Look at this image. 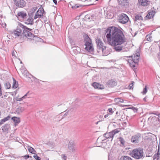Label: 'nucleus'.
<instances>
[{
    "label": "nucleus",
    "mask_w": 160,
    "mask_h": 160,
    "mask_svg": "<svg viewBox=\"0 0 160 160\" xmlns=\"http://www.w3.org/2000/svg\"><path fill=\"white\" fill-rule=\"evenodd\" d=\"M33 157L37 160H40L41 159L38 156L37 154L34 153Z\"/></svg>",
    "instance_id": "e433bc0d"
},
{
    "label": "nucleus",
    "mask_w": 160,
    "mask_h": 160,
    "mask_svg": "<svg viewBox=\"0 0 160 160\" xmlns=\"http://www.w3.org/2000/svg\"><path fill=\"white\" fill-rule=\"evenodd\" d=\"M151 114L156 115L157 116H159L160 115V113H159L158 112H153L151 113H150V114Z\"/></svg>",
    "instance_id": "79ce46f5"
},
{
    "label": "nucleus",
    "mask_w": 160,
    "mask_h": 160,
    "mask_svg": "<svg viewBox=\"0 0 160 160\" xmlns=\"http://www.w3.org/2000/svg\"><path fill=\"white\" fill-rule=\"evenodd\" d=\"M102 52L103 53V52H104V48H102Z\"/></svg>",
    "instance_id": "13d9d810"
},
{
    "label": "nucleus",
    "mask_w": 160,
    "mask_h": 160,
    "mask_svg": "<svg viewBox=\"0 0 160 160\" xmlns=\"http://www.w3.org/2000/svg\"><path fill=\"white\" fill-rule=\"evenodd\" d=\"M68 149L72 152L75 150V144L73 141L69 142L68 144Z\"/></svg>",
    "instance_id": "2eb2a0df"
},
{
    "label": "nucleus",
    "mask_w": 160,
    "mask_h": 160,
    "mask_svg": "<svg viewBox=\"0 0 160 160\" xmlns=\"http://www.w3.org/2000/svg\"><path fill=\"white\" fill-rule=\"evenodd\" d=\"M37 8H38L37 7H34L32 8L31 10V15H32V16H34L35 15V13L37 11Z\"/></svg>",
    "instance_id": "b1692460"
},
{
    "label": "nucleus",
    "mask_w": 160,
    "mask_h": 160,
    "mask_svg": "<svg viewBox=\"0 0 160 160\" xmlns=\"http://www.w3.org/2000/svg\"><path fill=\"white\" fill-rule=\"evenodd\" d=\"M85 49L89 52H92L93 50V46L91 43V40L90 38H88L86 40L85 44Z\"/></svg>",
    "instance_id": "0eeeda50"
},
{
    "label": "nucleus",
    "mask_w": 160,
    "mask_h": 160,
    "mask_svg": "<svg viewBox=\"0 0 160 160\" xmlns=\"http://www.w3.org/2000/svg\"><path fill=\"white\" fill-rule=\"evenodd\" d=\"M99 121H98L97 122H96V124H98V122H99Z\"/></svg>",
    "instance_id": "bf43d9fd"
},
{
    "label": "nucleus",
    "mask_w": 160,
    "mask_h": 160,
    "mask_svg": "<svg viewBox=\"0 0 160 160\" xmlns=\"http://www.w3.org/2000/svg\"><path fill=\"white\" fill-rule=\"evenodd\" d=\"M146 39L148 41H151L152 40V37L150 34H148L146 36Z\"/></svg>",
    "instance_id": "2f4dec72"
},
{
    "label": "nucleus",
    "mask_w": 160,
    "mask_h": 160,
    "mask_svg": "<svg viewBox=\"0 0 160 160\" xmlns=\"http://www.w3.org/2000/svg\"><path fill=\"white\" fill-rule=\"evenodd\" d=\"M13 84L12 85V87L15 88H16L18 87V83L17 82H16L15 80L13 78Z\"/></svg>",
    "instance_id": "c756f323"
},
{
    "label": "nucleus",
    "mask_w": 160,
    "mask_h": 160,
    "mask_svg": "<svg viewBox=\"0 0 160 160\" xmlns=\"http://www.w3.org/2000/svg\"><path fill=\"white\" fill-rule=\"evenodd\" d=\"M0 24L1 25L3 28H5L6 26V24L4 21H2V20H0Z\"/></svg>",
    "instance_id": "473e14b6"
},
{
    "label": "nucleus",
    "mask_w": 160,
    "mask_h": 160,
    "mask_svg": "<svg viewBox=\"0 0 160 160\" xmlns=\"http://www.w3.org/2000/svg\"><path fill=\"white\" fill-rule=\"evenodd\" d=\"M120 131V129L117 128L109 132L103 134V137L106 138H112V139L114 135L117 133H118Z\"/></svg>",
    "instance_id": "39448f33"
},
{
    "label": "nucleus",
    "mask_w": 160,
    "mask_h": 160,
    "mask_svg": "<svg viewBox=\"0 0 160 160\" xmlns=\"http://www.w3.org/2000/svg\"><path fill=\"white\" fill-rule=\"evenodd\" d=\"M135 20L136 21H137L138 20H142L143 18L142 17L141 15H137L135 16Z\"/></svg>",
    "instance_id": "bb28decb"
},
{
    "label": "nucleus",
    "mask_w": 160,
    "mask_h": 160,
    "mask_svg": "<svg viewBox=\"0 0 160 160\" xmlns=\"http://www.w3.org/2000/svg\"><path fill=\"white\" fill-rule=\"evenodd\" d=\"M54 3L56 5L57 3V1L56 0H53Z\"/></svg>",
    "instance_id": "5fc2aeb1"
},
{
    "label": "nucleus",
    "mask_w": 160,
    "mask_h": 160,
    "mask_svg": "<svg viewBox=\"0 0 160 160\" xmlns=\"http://www.w3.org/2000/svg\"><path fill=\"white\" fill-rule=\"evenodd\" d=\"M27 14L26 13L23 12H18L17 16L19 18H24L26 16Z\"/></svg>",
    "instance_id": "a211bd4d"
},
{
    "label": "nucleus",
    "mask_w": 160,
    "mask_h": 160,
    "mask_svg": "<svg viewBox=\"0 0 160 160\" xmlns=\"http://www.w3.org/2000/svg\"><path fill=\"white\" fill-rule=\"evenodd\" d=\"M80 6H78V5L76 4L74 6H72L71 7L73 9H75L79 8Z\"/></svg>",
    "instance_id": "37998d69"
},
{
    "label": "nucleus",
    "mask_w": 160,
    "mask_h": 160,
    "mask_svg": "<svg viewBox=\"0 0 160 160\" xmlns=\"http://www.w3.org/2000/svg\"><path fill=\"white\" fill-rule=\"evenodd\" d=\"M97 147H100V146H97Z\"/></svg>",
    "instance_id": "338daca9"
},
{
    "label": "nucleus",
    "mask_w": 160,
    "mask_h": 160,
    "mask_svg": "<svg viewBox=\"0 0 160 160\" xmlns=\"http://www.w3.org/2000/svg\"><path fill=\"white\" fill-rule=\"evenodd\" d=\"M130 58L128 60V62L130 66L132 68L135 67V64L138 63L139 59V55L137 54H133L129 57Z\"/></svg>",
    "instance_id": "20e7f679"
},
{
    "label": "nucleus",
    "mask_w": 160,
    "mask_h": 160,
    "mask_svg": "<svg viewBox=\"0 0 160 160\" xmlns=\"http://www.w3.org/2000/svg\"><path fill=\"white\" fill-rule=\"evenodd\" d=\"M12 55L13 56H15V52L14 51H13L12 53Z\"/></svg>",
    "instance_id": "603ef678"
},
{
    "label": "nucleus",
    "mask_w": 160,
    "mask_h": 160,
    "mask_svg": "<svg viewBox=\"0 0 160 160\" xmlns=\"http://www.w3.org/2000/svg\"><path fill=\"white\" fill-rule=\"evenodd\" d=\"M44 11L43 8H39L38 10L35 13V15L33 16V18L36 19L38 18H42L43 17V14Z\"/></svg>",
    "instance_id": "6e6552de"
},
{
    "label": "nucleus",
    "mask_w": 160,
    "mask_h": 160,
    "mask_svg": "<svg viewBox=\"0 0 160 160\" xmlns=\"http://www.w3.org/2000/svg\"><path fill=\"white\" fill-rule=\"evenodd\" d=\"M104 88V86L103 85H101V89H103Z\"/></svg>",
    "instance_id": "3c124183"
},
{
    "label": "nucleus",
    "mask_w": 160,
    "mask_h": 160,
    "mask_svg": "<svg viewBox=\"0 0 160 160\" xmlns=\"http://www.w3.org/2000/svg\"><path fill=\"white\" fill-rule=\"evenodd\" d=\"M99 138H98L97 139V141H96V144H97V145H99V144H99V142H98V139H99Z\"/></svg>",
    "instance_id": "8fccbe9b"
},
{
    "label": "nucleus",
    "mask_w": 160,
    "mask_h": 160,
    "mask_svg": "<svg viewBox=\"0 0 160 160\" xmlns=\"http://www.w3.org/2000/svg\"><path fill=\"white\" fill-rule=\"evenodd\" d=\"M28 92L26 94H25L21 98H17V100L18 101H22L23 99H25L27 97L28 95Z\"/></svg>",
    "instance_id": "cd10ccee"
},
{
    "label": "nucleus",
    "mask_w": 160,
    "mask_h": 160,
    "mask_svg": "<svg viewBox=\"0 0 160 160\" xmlns=\"http://www.w3.org/2000/svg\"><path fill=\"white\" fill-rule=\"evenodd\" d=\"M153 160H154L155 159H157V160H158L159 159V156L156 153L153 155Z\"/></svg>",
    "instance_id": "72a5a7b5"
},
{
    "label": "nucleus",
    "mask_w": 160,
    "mask_h": 160,
    "mask_svg": "<svg viewBox=\"0 0 160 160\" xmlns=\"http://www.w3.org/2000/svg\"><path fill=\"white\" fill-rule=\"evenodd\" d=\"M28 30L31 31V29L27 28L21 23H19L18 26L13 31L12 34L15 38L19 37L23 34V37L25 36L28 39H32V38L35 37Z\"/></svg>",
    "instance_id": "f03ea898"
},
{
    "label": "nucleus",
    "mask_w": 160,
    "mask_h": 160,
    "mask_svg": "<svg viewBox=\"0 0 160 160\" xmlns=\"http://www.w3.org/2000/svg\"><path fill=\"white\" fill-rule=\"evenodd\" d=\"M156 154H157L158 156H159V155H160V153H159V148H158V151L157 153Z\"/></svg>",
    "instance_id": "864d4df0"
},
{
    "label": "nucleus",
    "mask_w": 160,
    "mask_h": 160,
    "mask_svg": "<svg viewBox=\"0 0 160 160\" xmlns=\"http://www.w3.org/2000/svg\"><path fill=\"white\" fill-rule=\"evenodd\" d=\"M10 118V117L9 116H8L5 118L1 120L0 122V125H2L5 122L8 120Z\"/></svg>",
    "instance_id": "393cba45"
},
{
    "label": "nucleus",
    "mask_w": 160,
    "mask_h": 160,
    "mask_svg": "<svg viewBox=\"0 0 160 160\" xmlns=\"http://www.w3.org/2000/svg\"><path fill=\"white\" fill-rule=\"evenodd\" d=\"M119 139L120 141L121 144L122 145H124L125 141L123 138L122 137H120L119 138Z\"/></svg>",
    "instance_id": "c9c22d12"
},
{
    "label": "nucleus",
    "mask_w": 160,
    "mask_h": 160,
    "mask_svg": "<svg viewBox=\"0 0 160 160\" xmlns=\"http://www.w3.org/2000/svg\"><path fill=\"white\" fill-rule=\"evenodd\" d=\"M12 119L13 121L15 123V125H17L20 122V118L18 117H13L12 118Z\"/></svg>",
    "instance_id": "aec40b11"
},
{
    "label": "nucleus",
    "mask_w": 160,
    "mask_h": 160,
    "mask_svg": "<svg viewBox=\"0 0 160 160\" xmlns=\"http://www.w3.org/2000/svg\"><path fill=\"white\" fill-rule=\"evenodd\" d=\"M128 108L132 109L135 112H137L138 111V109L134 107H131L129 108Z\"/></svg>",
    "instance_id": "58836bf2"
},
{
    "label": "nucleus",
    "mask_w": 160,
    "mask_h": 160,
    "mask_svg": "<svg viewBox=\"0 0 160 160\" xmlns=\"http://www.w3.org/2000/svg\"><path fill=\"white\" fill-rule=\"evenodd\" d=\"M88 17V15L86 16V18H87V17Z\"/></svg>",
    "instance_id": "e2e57ef3"
},
{
    "label": "nucleus",
    "mask_w": 160,
    "mask_h": 160,
    "mask_svg": "<svg viewBox=\"0 0 160 160\" xmlns=\"http://www.w3.org/2000/svg\"><path fill=\"white\" fill-rule=\"evenodd\" d=\"M101 111L103 112V111H104V110H102Z\"/></svg>",
    "instance_id": "0e129e2a"
},
{
    "label": "nucleus",
    "mask_w": 160,
    "mask_h": 160,
    "mask_svg": "<svg viewBox=\"0 0 160 160\" xmlns=\"http://www.w3.org/2000/svg\"><path fill=\"white\" fill-rule=\"evenodd\" d=\"M107 42L110 45L114 47L115 50L120 52L122 50V44L126 42L125 36L122 31L118 28L111 27L106 30Z\"/></svg>",
    "instance_id": "f257e3e1"
},
{
    "label": "nucleus",
    "mask_w": 160,
    "mask_h": 160,
    "mask_svg": "<svg viewBox=\"0 0 160 160\" xmlns=\"http://www.w3.org/2000/svg\"><path fill=\"white\" fill-rule=\"evenodd\" d=\"M108 114H106L105 115H104V118H105L108 117Z\"/></svg>",
    "instance_id": "6e6d98bb"
},
{
    "label": "nucleus",
    "mask_w": 160,
    "mask_h": 160,
    "mask_svg": "<svg viewBox=\"0 0 160 160\" xmlns=\"http://www.w3.org/2000/svg\"><path fill=\"white\" fill-rule=\"evenodd\" d=\"M2 130L3 132H8L10 130V126L8 124H5L2 128Z\"/></svg>",
    "instance_id": "f3484780"
},
{
    "label": "nucleus",
    "mask_w": 160,
    "mask_h": 160,
    "mask_svg": "<svg viewBox=\"0 0 160 160\" xmlns=\"http://www.w3.org/2000/svg\"><path fill=\"white\" fill-rule=\"evenodd\" d=\"M131 154L132 157L138 159H142L145 157L143 150L141 148L133 149L131 152Z\"/></svg>",
    "instance_id": "7ed1b4c3"
},
{
    "label": "nucleus",
    "mask_w": 160,
    "mask_h": 160,
    "mask_svg": "<svg viewBox=\"0 0 160 160\" xmlns=\"http://www.w3.org/2000/svg\"><path fill=\"white\" fill-rule=\"evenodd\" d=\"M24 158L26 159H28L29 157H31V156H30L29 155H25L24 156Z\"/></svg>",
    "instance_id": "49530a36"
},
{
    "label": "nucleus",
    "mask_w": 160,
    "mask_h": 160,
    "mask_svg": "<svg viewBox=\"0 0 160 160\" xmlns=\"http://www.w3.org/2000/svg\"><path fill=\"white\" fill-rule=\"evenodd\" d=\"M120 160H133L129 156H122L120 158Z\"/></svg>",
    "instance_id": "5701e85b"
},
{
    "label": "nucleus",
    "mask_w": 160,
    "mask_h": 160,
    "mask_svg": "<svg viewBox=\"0 0 160 160\" xmlns=\"http://www.w3.org/2000/svg\"><path fill=\"white\" fill-rule=\"evenodd\" d=\"M28 149L30 152L32 153H35V152H36L34 148L30 147H28Z\"/></svg>",
    "instance_id": "c85d7f7f"
},
{
    "label": "nucleus",
    "mask_w": 160,
    "mask_h": 160,
    "mask_svg": "<svg viewBox=\"0 0 160 160\" xmlns=\"http://www.w3.org/2000/svg\"><path fill=\"white\" fill-rule=\"evenodd\" d=\"M67 112H67H66L64 115H67L71 114V112L69 111H68Z\"/></svg>",
    "instance_id": "de8ad7c7"
},
{
    "label": "nucleus",
    "mask_w": 160,
    "mask_h": 160,
    "mask_svg": "<svg viewBox=\"0 0 160 160\" xmlns=\"http://www.w3.org/2000/svg\"><path fill=\"white\" fill-rule=\"evenodd\" d=\"M155 11L154 10H150L148 11V13L145 17L146 19H150L152 18L155 14Z\"/></svg>",
    "instance_id": "1a4fd4ad"
},
{
    "label": "nucleus",
    "mask_w": 160,
    "mask_h": 160,
    "mask_svg": "<svg viewBox=\"0 0 160 160\" xmlns=\"http://www.w3.org/2000/svg\"><path fill=\"white\" fill-rule=\"evenodd\" d=\"M96 43H97L98 47L100 48V40L99 37H97L96 40Z\"/></svg>",
    "instance_id": "7c9ffc66"
},
{
    "label": "nucleus",
    "mask_w": 160,
    "mask_h": 160,
    "mask_svg": "<svg viewBox=\"0 0 160 160\" xmlns=\"http://www.w3.org/2000/svg\"><path fill=\"white\" fill-rule=\"evenodd\" d=\"M118 4L122 7H126L129 5L128 0H117Z\"/></svg>",
    "instance_id": "9d476101"
},
{
    "label": "nucleus",
    "mask_w": 160,
    "mask_h": 160,
    "mask_svg": "<svg viewBox=\"0 0 160 160\" xmlns=\"http://www.w3.org/2000/svg\"><path fill=\"white\" fill-rule=\"evenodd\" d=\"M139 4L142 6H147L150 4V2L148 0H138Z\"/></svg>",
    "instance_id": "4468645a"
},
{
    "label": "nucleus",
    "mask_w": 160,
    "mask_h": 160,
    "mask_svg": "<svg viewBox=\"0 0 160 160\" xmlns=\"http://www.w3.org/2000/svg\"><path fill=\"white\" fill-rule=\"evenodd\" d=\"M147 92V86H145V87L144 88L143 91L142 93L144 94H145Z\"/></svg>",
    "instance_id": "ea45409f"
},
{
    "label": "nucleus",
    "mask_w": 160,
    "mask_h": 160,
    "mask_svg": "<svg viewBox=\"0 0 160 160\" xmlns=\"http://www.w3.org/2000/svg\"><path fill=\"white\" fill-rule=\"evenodd\" d=\"M72 50H73V51L75 53V51H76V48H74V47H73L72 48Z\"/></svg>",
    "instance_id": "09e8293b"
},
{
    "label": "nucleus",
    "mask_w": 160,
    "mask_h": 160,
    "mask_svg": "<svg viewBox=\"0 0 160 160\" xmlns=\"http://www.w3.org/2000/svg\"><path fill=\"white\" fill-rule=\"evenodd\" d=\"M115 102L117 103H119L123 102V100L120 98H115L114 99Z\"/></svg>",
    "instance_id": "a878e982"
},
{
    "label": "nucleus",
    "mask_w": 160,
    "mask_h": 160,
    "mask_svg": "<svg viewBox=\"0 0 160 160\" xmlns=\"http://www.w3.org/2000/svg\"><path fill=\"white\" fill-rule=\"evenodd\" d=\"M62 159L63 160H66L67 157L64 155H62L61 156Z\"/></svg>",
    "instance_id": "a18cd8bd"
},
{
    "label": "nucleus",
    "mask_w": 160,
    "mask_h": 160,
    "mask_svg": "<svg viewBox=\"0 0 160 160\" xmlns=\"http://www.w3.org/2000/svg\"><path fill=\"white\" fill-rule=\"evenodd\" d=\"M74 48H76V51H75V54H77L79 52H80V48L78 47H74Z\"/></svg>",
    "instance_id": "4c0bfd02"
},
{
    "label": "nucleus",
    "mask_w": 160,
    "mask_h": 160,
    "mask_svg": "<svg viewBox=\"0 0 160 160\" xmlns=\"http://www.w3.org/2000/svg\"><path fill=\"white\" fill-rule=\"evenodd\" d=\"M20 63H22V61H21V62H20Z\"/></svg>",
    "instance_id": "69168bd1"
},
{
    "label": "nucleus",
    "mask_w": 160,
    "mask_h": 160,
    "mask_svg": "<svg viewBox=\"0 0 160 160\" xmlns=\"http://www.w3.org/2000/svg\"><path fill=\"white\" fill-rule=\"evenodd\" d=\"M18 73L20 75L24 77H26L28 76V71L26 70V68H20Z\"/></svg>",
    "instance_id": "ddd939ff"
},
{
    "label": "nucleus",
    "mask_w": 160,
    "mask_h": 160,
    "mask_svg": "<svg viewBox=\"0 0 160 160\" xmlns=\"http://www.w3.org/2000/svg\"><path fill=\"white\" fill-rule=\"evenodd\" d=\"M5 86L6 89H9L11 87V85L9 82H7L5 84Z\"/></svg>",
    "instance_id": "f704fd0d"
},
{
    "label": "nucleus",
    "mask_w": 160,
    "mask_h": 160,
    "mask_svg": "<svg viewBox=\"0 0 160 160\" xmlns=\"http://www.w3.org/2000/svg\"><path fill=\"white\" fill-rule=\"evenodd\" d=\"M118 112H116V114H118Z\"/></svg>",
    "instance_id": "052dcab7"
},
{
    "label": "nucleus",
    "mask_w": 160,
    "mask_h": 160,
    "mask_svg": "<svg viewBox=\"0 0 160 160\" xmlns=\"http://www.w3.org/2000/svg\"><path fill=\"white\" fill-rule=\"evenodd\" d=\"M118 20L121 23L125 24L128 21L129 18L126 14L122 13L120 15Z\"/></svg>",
    "instance_id": "423d86ee"
},
{
    "label": "nucleus",
    "mask_w": 160,
    "mask_h": 160,
    "mask_svg": "<svg viewBox=\"0 0 160 160\" xmlns=\"http://www.w3.org/2000/svg\"><path fill=\"white\" fill-rule=\"evenodd\" d=\"M102 42L101 41V44H100V45H101H101H102Z\"/></svg>",
    "instance_id": "680f3d73"
},
{
    "label": "nucleus",
    "mask_w": 160,
    "mask_h": 160,
    "mask_svg": "<svg viewBox=\"0 0 160 160\" xmlns=\"http://www.w3.org/2000/svg\"><path fill=\"white\" fill-rule=\"evenodd\" d=\"M108 111L109 112V113L110 114H112L113 112V111L112 110V108H109L108 109Z\"/></svg>",
    "instance_id": "a19ab883"
},
{
    "label": "nucleus",
    "mask_w": 160,
    "mask_h": 160,
    "mask_svg": "<svg viewBox=\"0 0 160 160\" xmlns=\"http://www.w3.org/2000/svg\"><path fill=\"white\" fill-rule=\"evenodd\" d=\"M92 85L95 89H100V84L99 83L94 82Z\"/></svg>",
    "instance_id": "4be33fe9"
},
{
    "label": "nucleus",
    "mask_w": 160,
    "mask_h": 160,
    "mask_svg": "<svg viewBox=\"0 0 160 160\" xmlns=\"http://www.w3.org/2000/svg\"><path fill=\"white\" fill-rule=\"evenodd\" d=\"M47 160H49V159H48Z\"/></svg>",
    "instance_id": "774afa93"
},
{
    "label": "nucleus",
    "mask_w": 160,
    "mask_h": 160,
    "mask_svg": "<svg viewBox=\"0 0 160 160\" xmlns=\"http://www.w3.org/2000/svg\"><path fill=\"white\" fill-rule=\"evenodd\" d=\"M140 136H141L140 134H138L137 135L132 136L131 139V142L134 143H138L139 138H140Z\"/></svg>",
    "instance_id": "f8f14e48"
},
{
    "label": "nucleus",
    "mask_w": 160,
    "mask_h": 160,
    "mask_svg": "<svg viewBox=\"0 0 160 160\" xmlns=\"http://www.w3.org/2000/svg\"><path fill=\"white\" fill-rule=\"evenodd\" d=\"M24 110L25 108L24 107H19L17 108L16 112L19 114L22 113Z\"/></svg>",
    "instance_id": "6ab92c4d"
},
{
    "label": "nucleus",
    "mask_w": 160,
    "mask_h": 160,
    "mask_svg": "<svg viewBox=\"0 0 160 160\" xmlns=\"http://www.w3.org/2000/svg\"><path fill=\"white\" fill-rule=\"evenodd\" d=\"M33 18L29 17L26 21L25 23L28 24H33Z\"/></svg>",
    "instance_id": "412c9836"
},
{
    "label": "nucleus",
    "mask_w": 160,
    "mask_h": 160,
    "mask_svg": "<svg viewBox=\"0 0 160 160\" xmlns=\"http://www.w3.org/2000/svg\"><path fill=\"white\" fill-rule=\"evenodd\" d=\"M109 87H113L117 85L116 82L113 80H109L107 83Z\"/></svg>",
    "instance_id": "dca6fc26"
},
{
    "label": "nucleus",
    "mask_w": 160,
    "mask_h": 160,
    "mask_svg": "<svg viewBox=\"0 0 160 160\" xmlns=\"http://www.w3.org/2000/svg\"><path fill=\"white\" fill-rule=\"evenodd\" d=\"M107 55H108V54L107 53H106V54L103 53L102 55L103 56H107Z\"/></svg>",
    "instance_id": "4d7b16f0"
},
{
    "label": "nucleus",
    "mask_w": 160,
    "mask_h": 160,
    "mask_svg": "<svg viewBox=\"0 0 160 160\" xmlns=\"http://www.w3.org/2000/svg\"><path fill=\"white\" fill-rule=\"evenodd\" d=\"M15 3L17 6L21 8L24 7L26 4L25 2L23 0H17Z\"/></svg>",
    "instance_id": "9b49d317"
},
{
    "label": "nucleus",
    "mask_w": 160,
    "mask_h": 160,
    "mask_svg": "<svg viewBox=\"0 0 160 160\" xmlns=\"http://www.w3.org/2000/svg\"><path fill=\"white\" fill-rule=\"evenodd\" d=\"M134 83V82H132L129 85V87L130 89H133V84Z\"/></svg>",
    "instance_id": "c03bdc74"
}]
</instances>
